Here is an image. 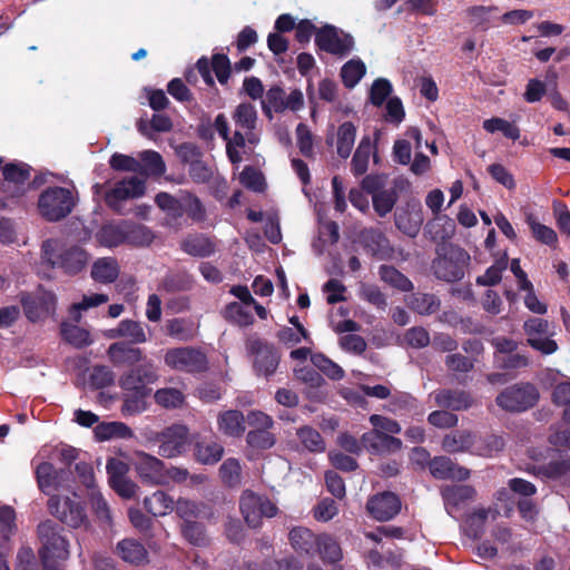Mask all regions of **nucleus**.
<instances>
[{"label": "nucleus", "mask_w": 570, "mask_h": 570, "mask_svg": "<svg viewBox=\"0 0 570 570\" xmlns=\"http://www.w3.org/2000/svg\"><path fill=\"white\" fill-rule=\"evenodd\" d=\"M16 525V511L10 505L0 507V544L7 542L14 533Z\"/></svg>", "instance_id": "nucleus-55"}, {"label": "nucleus", "mask_w": 570, "mask_h": 570, "mask_svg": "<svg viewBox=\"0 0 570 570\" xmlns=\"http://www.w3.org/2000/svg\"><path fill=\"white\" fill-rule=\"evenodd\" d=\"M239 511L249 528H259L263 519L274 518L278 513L277 505L265 495L245 490L239 498Z\"/></svg>", "instance_id": "nucleus-4"}, {"label": "nucleus", "mask_w": 570, "mask_h": 570, "mask_svg": "<svg viewBox=\"0 0 570 570\" xmlns=\"http://www.w3.org/2000/svg\"><path fill=\"white\" fill-rule=\"evenodd\" d=\"M279 363L277 351L268 344L257 343L254 367L259 375H272Z\"/></svg>", "instance_id": "nucleus-21"}, {"label": "nucleus", "mask_w": 570, "mask_h": 570, "mask_svg": "<svg viewBox=\"0 0 570 570\" xmlns=\"http://www.w3.org/2000/svg\"><path fill=\"white\" fill-rule=\"evenodd\" d=\"M371 153V141L362 139L352 159V171L354 175L361 176L367 170Z\"/></svg>", "instance_id": "nucleus-52"}, {"label": "nucleus", "mask_w": 570, "mask_h": 570, "mask_svg": "<svg viewBox=\"0 0 570 570\" xmlns=\"http://www.w3.org/2000/svg\"><path fill=\"white\" fill-rule=\"evenodd\" d=\"M117 549L121 559L128 563L138 566L147 562V550L137 540L125 539L118 543Z\"/></svg>", "instance_id": "nucleus-30"}, {"label": "nucleus", "mask_w": 570, "mask_h": 570, "mask_svg": "<svg viewBox=\"0 0 570 570\" xmlns=\"http://www.w3.org/2000/svg\"><path fill=\"white\" fill-rule=\"evenodd\" d=\"M366 67L361 59H351L343 65L341 77L345 87L353 88L364 77Z\"/></svg>", "instance_id": "nucleus-38"}, {"label": "nucleus", "mask_w": 570, "mask_h": 570, "mask_svg": "<svg viewBox=\"0 0 570 570\" xmlns=\"http://www.w3.org/2000/svg\"><path fill=\"white\" fill-rule=\"evenodd\" d=\"M362 443L364 446L372 449L374 452L396 451L402 446L400 439L377 430L364 433L362 436Z\"/></svg>", "instance_id": "nucleus-26"}, {"label": "nucleus", "mask_w": 570, "mask_h": 570, "mask_svg": "<svg viewBox=\"0 0 570 570\" xmlns=\"http://www.w3.org/2000/svg\"><path fill=\"white\" fill-rule=\"evenodd\" d=\"M122 338H127L131 344H142L147 341V335L141 323L134 320L120 321Z\"/></svg>", "instance_id": "nucleus-56"}, {"label": "nucleus", "mask_w": 570, "mask_h": 570, "mask_svg": "<svg viewBox=\"0 0 570 570\" xmlns=\"http://www.w3.org/2000/svg\"><path fill=\"white\" fill-rule=\"evenodd\" d=\"M62 475L63 472H58L49 462H42L36 469L39 489L46 494H50L61 487Z\"/></svg>", "instance_id": "nucleus-27"}, {"label": "nucleus", "mask_w": 570, "mask_h": 570, "mask_svg": "<svg viewBox=\"0 0 570 570\" xmlns=\"http://www.w3.org/2000/svg\"><path fill=\"white\" fill-rule=\"evenodd\" d=\"M431 474L441 480L451 479L463 481L470 476V471L456 465L446 456H436L429 463Z\"/></svg>", "instance_id": "nucleus-19"}, {"label": "nucleus", "mask_w": 570, "mask_h": 570, "mask_svg": "<svg viewBox=\"0 0 570 570\" xmlns=\"http://www.w3.org/2000/svg\"><path fill=\"white\" fill-rule=\"evenodd\" d=\"M186 213L194 222H203L206 218V209L203 203L195 195L183 193V214Z\"/></svg>", "instance_id": "nucleus-54"}, {"label": "nucleus", "mask_w": 570, "mask_h": 570, "mask_svg": "<svg viewBox=\"0 0 570 570\" xmlns=\"http://www.w3.org/2000/svg\"><path fill=\"white\" fill-rule=\"evenodd\" d=\"M410 307L421 315H430L440 308V301L433 294L419 293L412 296Z\"/></svg>", "instance_id": "nucleus-48"}, {"label": "nucleus", "mask_w": 570, "mask_h": 570, "mask_svg": "<svg viewBox=\"0 0 570 570\" xmlns=\"http://www.w3.org/2000/svg\"><path fill=\"white\" fill-rule=\"evenodd\" d=\"M434 400L439 406L453 411L466 410L472 405L471 396L462 391L442 390L434 394Z\"/></svg>", "instance_id": "nucleus-29"}, {"label": "nucleus", "mask_w": 570, "mask_h": 570, "mask_svg": "<svg viewBox=\"0 0 570 570\" xmlns=\"http://www.w3.org/2000/svg\"><path fill=\"white\" fill-rule=\"evenodd\" d=\"M315 41L322 50L340 57L347 56L354 48L353 37L333 26L317 31Z\"/></svg>", "instance_id": "nucleus-12"}, {"label": "nucleus", "mask_w": 570, "mask_h": 570, "mask_svg": "<svg viewBox=\"0 0 570 570\" xmlns=\"http://www.w3.org/2000/svg\"><path fill=\"white\" fill-rule=\"evenodd\" d=\"M539 399V392L530 383L514 384L497 396V404L504 411L522 412L532 407Z\"/></svg>", "instance_id": "nucleus-7"}, {"label": "nucleus", "mask_w": 570, "mask_h": 570, "mask_svg": "<svg viewBox=\"0 0 570 570\" xmlns=\"http://www.w3.org/2000/svg\"><path fill=\"white\" fill-rule=\"evenodd\" d=\"M77 204L75 190L65 187H48L38 198V210L48 222H59L67 217Z\"/></svg>", "instance_id": "nucleus-3"}, {"label": "nucleus", "mask_w": 570, "mask_h": 570, "mask_svg": "<svg viewBox=\"0 0 570 570\" xmlns=\"http://www.w3.org/2000/svg\"><path fill=\"white\" fill-rule=\"evenodd\" d=\"M107 355L115 365H134L144 358L140 348L124 342L112 343L107 350Z\"/></svg>", "instance_id": "nucleus-23"}, {"label": "nucleus", "mask_w": 570, "mask_h": 570, "mask_svg": "<svg viewBox=\"0 0 570 570\" xmlns=\"http://www.w3.org/2000/svg\"><path fill=\"white\" fill-rule=\"evenodd\" d=\"M96 435L100 440H109L112 438L129 439L132 436V431L125 423L110 422L98 425L96 428Z\"/></svg>", "instance_id": "nucleus-49"}, {"label": "nucleus", "mask_w": 570, "mask_h": 570, "mask_svg": "<svg viewBox=\"0 0 570 570\" xmlns=\"http://www.w3.org/2000/svg\"><path fill=\"white\" fill-rule=\"evenodd\" d=\"M214 127L218 135L226 142V154L233 164H239L243 160L239 149L248 142L245 131L236 129L233 136L229 135V125L224 114L216 116Z\"/></svg>", "instance_id": "nucleus-16"}, {"label": "nucleus", "mask_w": 570, "mask_h": 570, "mask_svg": "<svg viewBox=\"0 0 570 570\" xmlns=\"http://www.w3.org/2000/svg\"><path fill=\"white\" fill-rule=\"evenodd\" d=\"M470 255L458 246H450L445 253L433 262L435 275L446 282L459 281L464 276V269Z\"/></svg>", "instance_id": "nucleus-6"}, {"label": "nucleus", "mask_w": 570, "mask_h": 570, "mask_svg": "<svg viewBox=\"0 0 570 570\" xmlns=\"http://www.w3.org/2000/svg\"><path fill=\"white\" fill-rule=\"evenodd\" d=\"M21 303L27 318L36 323L55 315L57 298L51 292L38 291L33 295L23 296Z\"/></svg>", "instance_id": "nucleus-13"}, {"label": "nucleus", "mask_w": 570, "mask_h": 570, "mask_svg": "<svg viewBox=\"0 0 570 570\" xmlns=\"http://www.w3.org/2000/svg\"><path fill=\"white\" fill-rule=\"evenodd\" d=\"M146 510L155 517H164L174 511V499L164 491H156L144 500Z\"/></svg>", "instance_id": "nucleus-32"}, {"label": "nucleus", "mask_w": 570, "mask_h": 570, "mask_svg": "<svg viewBox=\"0 0 570 570\" xmlns=\"http://www.w3.org/2000/svg\"><path fill=\"white\" fill-rule=\"evenodd\" d=\"M48 508L51 514L69 527L79 528L87 521V515L81 504L69 497L51 495L48 501Z\"/></svg>", "instance_id": "nucleus-11"}, {"label": "nucleus", "mask_w": 570, "mask_h": 570, "mask_svg": "<svg viewBox=\"0 0 570 570\" xmlns=\"http://www.w3.org/2000/svg\"><path fill=\"white\" fill-rule=\"evenodd\" d=\"M508 267V255L503 254L502 257L498 258L483 275L476 278V284L482 286H493L500 283L502 272Z\"/></svg>", "instance_id": "nucleus-46"}, {"label": "nucleus", "mask_w": 570, "mask_h": 570, "mask_svg": "<svg viewBox=\"0 0 570 570\" xmlns=\"http://www.w3.org/2000/svg\"><path fill=\"white\" fill-rule=\"evenodd\" d=\"M42 258L51 267H58L69 275H75L87 266L89 255L79 246L66 247L58 239H47L42 244Z\"/></svg>", "instance_id": "nucleus-2"}, {"label": "nucleus", "mask_w": 570, "mask_h": 570, "mask_svg": "<svg viewBox=\"0 0 570 570\" xmlns=\"http://www.w3.org/2000/svg\"><path fill=\"white\" fill-rule=\"evenodd\" d=\"M289 541L296 551L307 556L316 554L318 535L314 534L309 529L302 527L292 529L289 532Z\"/></svg>", "instance_id": "nucleus-28"}, {"label": "nucleus", "mask_w": 570, "mask_h": 570, "mask_svg": "<svg viewBox=\"0 0 570 570\" xmlns=\"http://www.w3.org/2000/svg\"><path fill=\"white\" fill-rule=\"evenodd\" d=\"M401 502L394 493L385 492L374 495L367 502V510L376 520L385 521L399 513Z\"/></svg>", "instance_id": "nucleus-18"}, {"label": "nucleus", "mask_w": 570, "mask_h": 570, "mask_svg": "<svg viewBox=\"0 0 570 570\" xmlns=\"http://www.w3.org/2000/svg\"><path fill=\"white\" fill-rule=\"evenodd\" d=\"M483 129L490 134L501 131L504 137L512 140H517L520 137V129L514 124L499 117L484 120Z\"/></svg>", "instance_id": "nucleus-44"}, {"label": "nucleus", "mask_w": 570, "mask_h": 570, "mask_svg": "<svg viewBox=\"0 0 570 570\" xmlns=\"http://www.w3.org/2000/svg\"><path fill=\"white\" fill-rule=\"evenodd\" d=\"M269 429L252 430L246 435L247 444L256 450H268L274 446L276 439Z\"/></svg>", "instance_id": "nucleus-57"}, {"label": "nucleus", "mask_w": 570, "mask_h": 570, "mask_svg": "<svg viewBox=\"0 0 570 570\" xmlns=\"http://www.w3.org/2000/svg\"><path fill=\"white\" fill-rule=\"evenodd\" d=\"M109 165L115 170L142 173L141 163L139 159L124 154H114L110 157Z\"/></svg>", "instance_id": "nucleus-61"}, {"label": "nucleus", "mask_w": 570, "mask_h": 570, "mask_svg": "<svg viewBox=\"0 0 570 570\" xmlns=\"http://www.w3.org/2000/svg\"><path fill=\"white\" fill-rule=\"evenodd\" d=\"M355 137L356 128L352 122L346 121L338 127L336 149L342 158H347L351 155Z\"/></svg>", "instance_id": "nucleus-37"}, {"label": "nucleus", "mask_w": 570, "mask_h": 570, "mask_svg": "<svg viewBox=\"0 0 570 570\" xmlns=\"http://www.w3.org/2000/svg\"><path fill=\"white\" fill-rule=\"evenodd\" d=\"M362 242L365 248L374 256L384 257L390 252V245L385 236L376 229L362 233Z\"/></svg>", "instance_id": "nucleus-36"}, {"label": "nucleus", "mask_w": 570, "mask_h": 570, "mask_svg": "<svg viewBox=\"0 0 570 570\" xmlns=\"http://www.w3.org/2000/svg\"><path fill=\"white\" fill-rule=\"evenodd\" d=\"M145 194V180L138 177H129L115 184L105 194L106 204L116 212H119L125 200L134 199Z\"/></svg>", "instance_id": "nucleus-14"}, {"label": "nucleus", "mask_w": 570, "mask_h": 570, "mask_svg": "<svg viewBox=\"0 0 570 570\" xmlns=\"http://www.w3.org/2000/svg\"><path fill=\"white\" fill-rule=\"evenodd\" d=\"M380 276L385 283L401 291L407 292L413 287L411 281L393 266L382 265Z\"/></svg>", "instance_id": "nucleus-51"}, {"label": "nucleus", "mask_w": 570, "mask_h": 570, "mask_svg": "<svg viewBox=\"0 0 570 570\" xmlns=\"http://www.w3.org/2000/svg\"><path fill=\"white\" fill-rule=\"evenodd\" d=\"M232 119L236 128L245 131L249 145H256L259 141V137L255 132L258 114L256 107L253 104H239L233 111Z\"/></svg>", "instance_id": "nucleus-17"}, {"label": "nucleus", "mask_w": 570, "mask_h": 570, "mask_svg": "<svg viewBox=\"0 0 570 570\" xmlns=\"http://www.w3.org/2000/svg\"><path fill=\"white\" fill-rule=\"evenodd\" d=\"M139 161L142 167V173H140L141 175L161 176L166 170L165 163L157 151H141L139 154Z\"/></svg>", "instance_id": "nucleus-41"}, {"label": "nucleus", "mask_w": 570, "mask_h": 570, "mask_svg": "<svg viewBox=\"0 0 570 570\" xmlns=\"http://www.w3.org/2000/svg\"><path fill=\"white\" fill-rule=\"evenodd\" d=\"M60 332L62 338L77 348H82L92 343L89 331L82 328L76 324L62 322L60 325Z\"/></svg>", "instance_id": "nucleus-35"}, {"label": "nucleus", "mask_w": 570, "mask_h": 570, "mask_svg": "<svg viewBox=\"0 0 570 570\" xmlns=\"http://www.w3.org/2000/svg\"><path fill=\"white\" fill-rule=\"evenodd\" d=\"M224 317L238 326H249L254 322L252 313L238 302H232L226 305Z\"/></svg>", "instance_id": "nucleus-42"}, {"label": "nucleus", "mask_w": 570, "mask_h": 570, "mask_svg": "<svg viewBox=\"0 0 570 570\" xmlns=\"http://www.w3.org/2000/svg\"><path fill=\"white\" fill-rule=\"evenodd\" d=\"M156 204L168 217L178 219L183 217V193L175 198L167 193H159L155 198Z\"/></svg>", "instance_id": "nucleus-45"}, {"label": "nucleus", "mask_w": 570, "mask_h": 570, "mask_svg": "<svg viewBox=\"0 0 570 570\" xmlns=\"http://www.w3.org/2000/svg\"><path fill=\"white\" fill-rule=\"evenodd\" d=\"M159 375L151 362H145L139 366L124 373L119 379V386L124 392L150 393V384L157 382Z\"/></svg>", "instance_id": "nucleus-10"}, {"label": "nucleus", "mask_w": 570, "mask_h": 570, "mask_svg": "<svg viewBox=\"0 0 570 570\" xmlns=\"http://www.w3.org/2000/svg\"><path fill=\"white\" fill-rule=\"evenodd\" d=\"M109 301L108 295L106 294H90L85 295L79 303H75L70 306L69 313L75 322H79L81 320V312L87 311L92 307H97L102 305Z\"/></svg>", "instance_id": "nucleus-47"}, {"label": "nucleus", "mask_w": 570, "mask_h": 570, "mask_svg": "<svg viewBox=\"0 0 570 570\" xmlns=\"http://www.w3.org/2000/svg\"><path fill=\"white\" fill-rule=\"evenodd\" d=\"M150 393L146 392H125L121 412L124 415H136L147 409L146 399Z\"/></svg>", "instance_id": "nucleus-50"}, {"label": "nucleus", "mask_w": 570, "mask_h": 570, "mask_svg": "<svg viewBox=\"0 0 570 570\" xmlns=\"http://www.w3.org/2000/svg\"><path fill=\"white\" fill-rule=\"evenodd\" d=\"M525 222L535 240L548 246L557 245L558 235L551 227L539 223L532 214L527 215Z\"/></svg>", "instance_id": "nucleus-39"}, {"label": "nucleus", "mask_w": 570, "mask_h": 570, "mask_svg": "<svg viewBox=\"0 0 570 570\" xmlns=\"http://www.w3.org/2000/svg\"><path fill=\"white\" fill-rule=\"evenodd\" d=\"M245 424V416L237 410H227L217 416L218 430L227 436H242L246 429Z\"/></svg>", "instance_id": "nucleus-25"}, {"label": "nucleus", "mask_w": 570, "mask_h": 570, "mask_svg": "<svg viewBox=\"0 0 570 570\" xmlns=\"http://www.w3.org/2000/svg\"><path fill=\"white\" fill-rule=\"evenodd\" d=\"M240 464L236 459H227L219 468L220 478L228 487L240 484Z\"/></svg>", "instance_id": "nucleus-60"}, {"label": "nucleus", "mask_w": 570, "mask_h": 570, "mask_svg": "<svg viewBox=\"0 0 570 570\" xmlns=\"http://www.w3.org/2000/svg\"><path fill=\"white\" fill-rule=\"evenodd\" d=\"M476 435L466 430H458L446 434L442 448L449 453L470 452L474 454Z\"/></svg>", "instance_id": "nucleus-24"}, {"label": "nucleus", "mask_w": 570, "mask_h": 570, "mask_svg": "<svg viewBox=\"0 0 570 570\" xmlns=\"http://www.w3.org/2000/svg\"><path fill=\"white\" fill-rule=\"evenodd\" d=\"M504 448V440L495 434L476 436L474 445V454L481 456H493L501 452Z\"/></svg>", "instance_id": "nucleus-40"}, {"label": "nucleus", "mask_w": 570, "mask_h": 570, "mask_svg": "<svg viewBox=\"0 0 570 570\" xmlns=\"http://www.w3.org/2000/svg\"><path fill=\"white\" fill-rule=\"evenodd\" d=\"M297 436L302 444L311 452H323L325 450V442L322 435L311 426L298 429Z\"/></svg>", "instance_id": "nucleus-53"}, {"label": "nucleus", "mask_w": 570, "mask_h": 570, "mask_svg": "<svg viewBox=\"0 0 570 570\" xmlns=\"http://www.w3.org/2000/svg\"><path fill=\"white\" fill-rule=\"evenodd\" d=\"M195 441V459L202 464H215L224 454L223 445L213 439H200L194 436Z\"/></svg>", "instance_id": "nucleus-22"}, {"label": "nucleus", "mask_w": 570, "mask_h": 570, "mask_svg": "<svg viewBox=\"0 0 570 570\" xmlns=\"http://www.w3.org/2000/svg\"><path fill=\"white\" fill-rule=\"evenodd\" d=\"M473 495L474 489L470 485H449L442 489V498L449 514H452L453 508L472 499Z\"/></svg>", "instance_id": "nucleus-31"}, {"label": "nucleus", "mask_w": 570, "mask_h": 570, "mask_svg": "<svg viewBox=\"0 0 570 570\" xmlns=\"http://www.w3.org/2000/svg\"><path fill=\"white\" fill-rule=\"evenodd\" d=\"M183 248L186 253L194 256H209L214 252L212 240L203 235L190 236L183 243Z\"/></svg>", "instance_id": "nucleus-43"}, {"label": "nucleus", "mask_w": 570, "mask_h": 570, "mask_svg": "<svg viewBox=\"0 0 570 570\" xmlns=\"http://www.w3.org/2000/svg\"><path fill=\"white\" fill-rule=\"evenodd\" d=\"M89 501L91 504V508L94 512L96 513L97 518L104 522L107 525L111 524V511L101 495V493L98 490H92V492H89Z\"/></svg>", "instance_id": "nucleus-63"}, {"label": "nucleus", "mask_w": 570, "mask_h": 570, "mask_svg": "<svg viewBox=\"0 0 570 570\" xmlns=\"http://www.w3.org/2000/svg\"><path fill=\"white\" fill-rule=\"evenodd\" d=\"M14 570H40L36 554L30 547L19 549Z\"/></svg>", "instance_id": "nucleus-64"}, {"label": "nucleus", "mask_w": 570, "mask_h": 570, "mask_svg": "<svg viewBox=\"0 0 570 570\" xmlns=\"http://www.w3.org/2000/svg\"><path fill=\"white\" fill-rule=\"evenodd\" d=\"M304 95L299 89H292L286 92L279 86L271 87L265 98L262 100V108L266 116L271 117V112L275 111L278 114L285 111L296 112L304 107Z\"/></svg>", "instance_id": "nucleus-5"}, {"label": "nucleus", "mask_w": 570, "mask_h": 570, "mask_svg": "<svg viewBox=\"0 0 570 570\" xmlns=\"http://www.w3.org/2000/svg\"><path fill=\"white\" fill-rule=\"evenodd\" d=\"M135 469L142 482L150 485L167 484L165 464L158 458L145 452H138L135 460Z\"/></svg>", "instance_id": "nucleus-15"}, {"label": "nucleus", "mask_w": 570, "mask_h": 570, "mask_svg": "<svg viewBox=\"0 0 570 570\" xmlns=\"http://www.w3.org/2000/svg\"><path fill=\"white\" fill-rule=\"evenodd\" d=\"M164 361L176 371L196 373L205 371L207 358L204 353L193 347H177L167 351Z\"/></svg>", "instance_id": "nucleus-8"}, {"label": "nucleus", "mask_w": 570, "mask_h": 570, "mask_svg": "<svg viewBox=\"0 0 570 570\" xmlns=\"http://www.w3.org/2000/svg\"><path fill=\"white\" fill-rule=\"evenodd\" d=\"M38 537L41 543L39 556L42 570H52L59 567V562L69 557V544L62 535L61 529L52 521H45L38 525Z\"/></svg>", "instance_id": "nucleus-1"}, {"label": "nucleus", "mask_w": 570, "mask_h": 570, "mask_svg": "<svg viewBox=\"0 0 570 570\" xmlns=\"http://www.w3.org/2000/svg\"><path fill=\"white\" fill-rule=\"evenodd\" d=\"M311 361L315 367L332 380H341L344 376L343 368L323 354H313Z\"/></svg>", "instance_id": "nucleus-59"}, {"label": "nucleus", "mask_w": 570, "mask_h": 570, "mask_svg": "<svg viewBox=\"0 0 570 570\" xmlns=\"http://www.w3.org/2000/svg\"><path fill=\"white\" fill-rule=\"evenodd\" d=\"M115 382L114 372L106 365H96L89 373V383L92 387L102 389Z\"/></svg>", "instance_id": "nucleus-62"}, {"label": "nucleus", "mask_w": 570, "mask_h": 570, "mask_svg": "<svg viewBox=\"0 0 570 570\" xmlns=\"http://www.w3.org/2000/svg\"><path fill=\"white\" fill-rule=\"evenodd\" d=\"M158 442L161 456L177 458L187 451L190 443L189 430L184 424H173L158 435Z\"/></svg>", "instance_id": "nucleus-9"}, {"label": "nucleus", "mask_w": 570, "mask_h": 570, "mask_svg": "<svg viewBox=\"0 0 570 570\" xmlns=\"http://www.w3.org/2000/svg\"><path fill=\"white\" fill-rule=\"evenodd\" d=\"M119 275V266L116 259L104 257L92 265L91 276L96 282L108 284L116 281Z\"/></svg>", "instance_id": "nucleus-33"}, {"label": "nucleus", "mask_w": 570, "mask_h": 570, "mask_svg": "<svg viewBox=\"0 0 570 570\" xmlns=\"http://www.w3.org/2000/svg\"><path fill=\"white\" fill-rule=\"evenodd\" d=\"M316 554H318L321 559L327 563H336L343 558L340 543L332 535L326 533L318 535Z\"/></svg>", "instance_id": "nucleus-34"}, {"label": "nucleus", "mask_w": 570, "mask_h": 570, "mask_svg": "<svg viewBox=\"0 0 570 570\" xmlns=\"http://www.w3.org/2000/svg\"><path fill=\"white\" fill-rule=\"evenodd\" d=\"M569 469L570 462L562 455H559L549 463L538 466L537 473L548 479H557L568 472Z\"/></svg>", "instance_id": "nucleus-58"}, {"label": "nucleus", "mask_w": 570, "mask_h": 570, "mask_svg": "<svg viewBox=\"0 0 570 570\" xmlns=\"http://www.w3.org/2000/svg\"><path fill=\"white\" fill-rule=\"evenodd\" d=\"M3 177L6 180V190L12 196H21L27 188L24 187L29 179V168L24 164H10L3 168Z\"/></svg>", "instance_id": "nucleus-20"}]
</instances>
